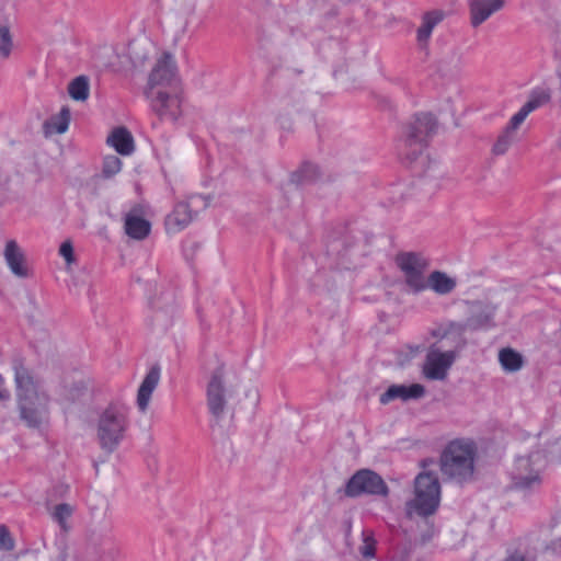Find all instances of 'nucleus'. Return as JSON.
<instances>
[{"label":"nucleus","instance_id":"nucleus-1","mask_svg":"<svg viewBox=\"0 0 561 561\" xmlns=\"http://www.w3.org/2000/svg\"><path fill=\"white\" fill-rule=\"evenodd\" d=\"M396 263L404 275L405 285L413 294L431 288L438 295H448L457 286L456 279L442 271H434L426 278L424 273L428 262L420 253L401 252L397 255Z\"/></svg>","mask_w":561,"mask_h":561},{"label":"nucleus","instance_id":"nucleus-2","mask_svg":"<svg viewBox=\"0 0 561 561\" xmlns=\"http://www.w3.org/2000/svg\"><path fill=\"white\" fill-rule=\"evenodd\" d=\"M477 451V444L470 438L450 440L440 454L442 473L459 484L471 482L474 476Z\"/></svg>","mask_w":561,"mask_h":561},{"label":"nucleus","instance_id":"nucleus-3","mask_svg":"<svg viewBox=\"0 0 561 561\" xmlns=\"http://www.w3.org/2000/svg\"><path fill=\"white\" fill-rule=\"evenodd\" d=\"M437 119L432 113H417L405 126L403 131L404 163H415L427 148L431 138L436 134Z\"/></svg>","mask_w":561,"mask_h":561},{"label":"nucleus","instance_id":"nucleus-4","mask_svg":"<svg viewBox=\"0 0 561 561\" xmlns=\"http://www.w3.org/2000/svg\"><path fill=\"white\" fill-rule=\"evenodd\" d=\"M128 420L124 408L110 404L100 415L98 438L100 446L107 454L117 449L127 430Z\"/></svg>","mask_w":561,"mask_h":561},{"label":"nucleus","instance_id":"nucleus-5","mask_svg":"<svg viewBox=\"0 0 561 561\" xmlns=\"http://www.w3.org/2000/svg\"><path fill=\"white\" fill-rule=\"evenodd\" d=\"M415 497L408 503L423 517L433 515L440 501V484L436 473L432 471L420 472L414 480Z\"/></svg>","mask_w":561,"mask_h":561},{"label":"nucleus","instance_id":"nucleus-6","mask_svg":"<svg viewBox=\"0 0 561 561\" xmlns=\"http://www.w3.org/2000/svg\"><path fill=\"white\" fill-rule=\"evenodd\" d=\"M342 492V489L339 490ZM389 486L382 477L371 469L357 470L346 482L343 493L346 497L356 499L363 495L387 497Z\"/></svg>","mask_w":561,"mask_h":561},{"label":"nucleus","instance_id":"nucleus-7","mask_svg":"<svg viewBox=\"0 0 561 561\" xmlns=\"http://www.w3.org/2000/svg\"><path fill=\"white\" fill-rule=\"evenodd\" d=\"M459 351L442 352L436 344H432L425 357L423 374L430 380H444L448 369L453 366Z\"/></svg>","mask_w":561,"mask_h":561},{"label":"nucleus","instance_id":"nucleus-8","mask_svg":"<svg viewBox=\"0 0 561 561\" xmlns=\"http://www.w3.org/2000/svg\"><path fill=\"white\" fill-rule=\"evenodd\" d=\"M14 370V380L16 383V398H42L46 397L44 392L39 391L41 379L24 365L22 358H15L12 363Z\"/></svg>","mask_w":561,"mask_h":561},{"label":"nucleus","instance_id":"nucleus-9","mask_svg":"<svg viewBox=\"0 0 561 561\" xmlns=\"http://www.w3.org/2000/svg\"><path fill=\"white\" fill-rule=\"evenodd\" d=\"M225 367L224 364L219 365L211 374L210 380L207 385V405L209 412L216 417L221 419L226 408L225 397Z\"/></svg>","mask_w":561,"mask_h":561},{"label":"nucleus","instance_id":"nucleus-10","mask_svg":"<svg viewBox=\"0 0 561 561\" xmlns=\"http://www.w3.org/2000/svg\"><path fill=\"white\" fill-rule=\"evenodd\" d=\"M47 401V396L36 399L24 397L18 400L21 420L31 428H39L48 413Z\"/></svg>","mask_w":561,"mask_h":561},{"label":"nucleus","instance_id":"nucleus-11","mask_svg":"<svg viewBox=\"0 0 561 561\" xmlns=\"http://www.w3.org/2000/svg\"><path fill=\"white\" fill-rule=\"evenodd\" d=\"M176 71L178 67L172 54L164 51L151 70L148 84L150 88L154 85H171L175 80Z\"/></svg>","mask_w":561,"mask_h":561},{"label":"nucleus","instance_id":"nucleus-12","mask_svg":"<svg viewBox=\"0 0 561 561\" xmlns=\"http://www.w3.org/2000/svg\"><path fill=\"white\" fill-rule=\"evenodd\" d=\"M151 108L160 119L175 122L181 115V99L178 94L158 91L151 100Z\"/></svg>","mask_w":561,"mask_h":561},{"label":"nucleus","instance_id":"nucleus-13","mask_svg":"<svg viewBox=\"0 0 561 561\" xmlns=\"http://www.w3.org/2000/svg\"><path fill=\"white\" fill-rule=\"evenodd\" d=\"M467 328L471 332L489 330L495 327L494 310L479 301L472 302L470 314L466 319Z\"/></svg>","mask_w":561,"mask_h":561},{"label":"nucleus","instance_id":"nucleus-14","mask_svg":"<svg viewBox=\"0 0 561 561\" xmlns=\"http://www.w3.org/2000/svg\"><path fill=\"white\" fill-rule=\"evenodd\" d=\"M425 394V388L421 383L411 385H391L380 396L379 402L383 405L400 399L404 402L409 400H417Z\"/></svg>","mask_w":561,"mask_h":561},{"label":"nucleus","instance_id":"nucleus-15","mask_svg":"<svg viewBox=\"0 0 561 561\" xmlns=\"http://www.w3.org/2000/svg\"><path fill=\"white\" fill-rule=\"evenodd\" d=\"M125 232L135 240H144L151 231V224L142 217L140 206H134L124 220Z\"/></svg>","mask_w":561,"mask_h":561},{"label":"nucleus","instance_id":"nucleus-16","mask_svg":"<svg viewBox=\"0 0 561 561\" xmlns=\"http://www.w3.org/2000/svg\"><path fill=\"white\" fill-rule=\"evenodd\" d=\"M503 7L504 0H471L469 4L471 25L479 26Z\"/></svg>","mask_w":561,"mask_h":561},{"label":"nucleus","instance_id":"nucleus-17","mask_svg":"<svg viewBox=\"0 0 561 561\" xmlns=\"http://www.w3.org/2000/svg\"><path fill=\"white\" fill-rule=\"evenodd\" d=\"M160 380V366L154 364L150 367L141 381L137 393V405L141 412L148 408L151 394Z\"/></svg>","mask_w":561,"mask_h":561},{"label":"nucleus","instance_id":"nucleus-18","mask_svg":"<svg viewBox=\"0 0 561 561\" xmlns=\"http://www.w3.org/2000/svg\"><path fill=\"white\" fill-rule=\"evenodd\" d=\"M5 262L10 271L20 278L30 276L27 266L25 265V257L15 240H9L4 249Z\"/></svg>","mask_w":561,"mask_h":561},{"label":"nucleus","instance_id":"nucleus-19","mask_svg":"<svg viewBox=\"0 0 561 561\" xmlns=\"http://www.w3.org/2000/svg\"><path fill=\"white\" fill-rule=\"evenodd\" d=\"M106 142L122 156H129L135 151L134 137L124 126L114 128L108 135Z\"/></svg>","mask_w":561,"mask_h":561},{"label":"nucleus","instance_id":"nucleus-20","mask_svg":"<svg viewBox=\"0 0 561 561\" xmlns=\"http://www.w3.org/2000/svg\"><path fill=\"white\" fill-rule=\"evenodd\" d=\"M321 175L322 173L318 164L304 161L296 171L290 173L289 181L296 186L310 185L314 184Z\"/></svg>","mask_w":561,"mask_h":561},{"label":"nucleus","instance_id":"nucleus-21","mask_svg":"<svg viewBox=\"0 0 561 561\" xmlns=\"http://www.w3.org/2000/svg\"><path fill=\"white\" fill-rule=\"evenodd\" d=\"M192 210L186 202L178 203L165 218V225L169 230L181 231L192 221Z\"/></svg>","mask_w":561,"mask_h":561},{"label":"nucleus","instance_id":"nucleus-22","mask_svg":"<svg viewBox=\"0 0 561 561\" xmlns=\"http://www.w3.org/2000/svg\"><path fill=\"white\" fill-rule=\"evenodd\" d=\"M444 19L440 10L425 12L422 16V24L416 31V39L420 45L426 44L432 35L434 27Z\"/></svg>","mask_w":561,"mask_h":561},{"label":"nucleus","instance_id":"nucleus-23","mask_svg":"<svg viewBox=\"0 0 561 561\" xmlns=\"http://www.w3.org/2000/svg\"><path fill=\"white\" fill-rule=\"evenodd\" d=\"M499 362L507 373H515L524 365L523 355L511 347L502 348L499 353Z\"/></svg>","mask_w":561,"mask_h":561},{"label":"nucleus","instance_id":"nucleus-24","mask_svg":"<svg viewBox=\"0 0 561 561\" xmlns=\"http://www.w3.org/2000/svg\"><path fill=\"white\" fill-rule=\"evenodd\" d=\"M444 329L448 337L453 336L454 350L460 351L467 345L465 333L469 330L467 328L466 320L463 322L450 321Z\"/></svg>","mask_w":561,"mask_h":561},{"label":"nucleus","instance_id":"nucleus-25","mask_svg":"<svg viewBox=\"0 0 561 561\" xmlns=\"http://www.w3.org/2000/svg\"><path fill=\"white\" fill-rule=\"evenodd\" d=\"M89 79L87 76H78L70 81L68 93L75 101H85L89 98Z\"/></svg>","mask_w":561,"mask_h":561},{"label":"nucleus","instance_id":"nucleus-26","mask_svg":"<svg viewBox=\"0 0 561 561\" xmlns=\"http://www.w3.org/2000/svg\"><path fill=\"white\" fill-rule=\"evenodd\" d=\"M70 123V110L64 106L57 115L51 116L44 123L46 129H51L57 134H64Z\"/></svg>","mask_w":561,"mask_h":561},{"label":"nucleus","instance_id":"nucleus-27","mask_svg":"<svg viewBox=\"0 0 561 561\" xmlns=\"http://www.w3.org/2000/svg\"><path fill=\"white\" fill-rule=\"evenodd\" d=\"M550 100V90L538 87L531 90L528 101L524 104V106L531 113L540 106L549 103Z\"/></svg>","mask_w":561,"mask_h":561},{"label":"nucleus","instance_id":"nucleus-28","mask_svg":"<svg viewBox=\"0 0 561 561\" xmlns=\"http://www.w3.org/2000/svg\"><path fill=\"white\" fill-rule=\"evenodd\" d=\"M377 540L375 534L370 529H364L362 531V545L358 547V551L364 559H371L376 556Z\"/></svg>","mask_w":561,"mask_h":561},{"label":"nucleus","instance_id":"nucleus-29","mask_svg":"<svg viewBox=\"0 0 561 561\" xmlns=\"http://www.w3.org/2000/svg\"><path fill=\"white\" fill-rule=\"evenodd\" d=\"M13 39L9 26H0V57L5 59L11 55Z\"/></svg>","mask_w":561,"mask_h":561},{"label":"nucleus","instance_id":"nucleus-30","mask_svg":"<svg viewBox=\"0 0 561 561\" xmlns=\"http://www.w3.org/2000/svg\"><path fill=\"white\" fill-rule=\"evenodd\" d=\"M122 169V160L116 156H106L103 159L102 175L110 179L117 174Z\"/></svg>","mask_w":561,"mask_h":561},{"label":"nucleus","instance_id":"nucleus-31","mask_svg":"<svg viewBox=\"0 0 561 561\" xmlns=\"http://www.w3.org/2000/svg\"><path fill=\"white\" fill-rule=\"evenodd\" d=\"M513 141V133L508 129H504L503 133L497 137V140L493 145L494 154H504Z\"/></svg>","mask_w":561,"mask_h":561},{"label":"nucleus","instance_id":"nucleus-32","mask_svg":"<svg viewBox=\"0 0 561 561\" xmlns=\"http://www.w3.org/2000/svg\"><path fill=\"white\" fill-rule=\"evenodd\" d=\"M540 481L538 472L529 473L527 476L516 474L514 477L515 486L519 489H531L535 484H539Z\"/></svg>","mask_w":561,"mask_h":561},{"label":"nucleus","instance_id":"nucleus-33","mask_svg":"<svg viewBox=\"0 0 561 561\" xmlns=\"http://www.w3.org/2000/svg\"><path fill=\"white\" fill-rule=\"evenodd\" d=\"M529 114L530 112L523 105L519 111L512 116L505 128L514 133Z\"/></svg>","mask_w":561,"mask_h":561},{"label":"nucleus","instance_id":"nucleus-34","mask_svg":"<svg viewBox=\"0 0 561 561\" xmlns=\"http://www.w3.org/2000/svg\"><path fill=\"white\" fill-rule=\"evenodd\" d=\"M72 514V507L67 503L57 504L54 508L53 517L59 524H64L65 520Z\"/></svg>","mask_w":561,"mask_h":561},{"label":"nucleus","instance_id":"nucleus-35","mask_svg":"<svg viewBox=\"0 0 561 561\" xmlns=\"http://www.w3.org/2000/svg\"><path fill=\"white\" fill-rule=\"evenodd\" d=\"M14 548V539L5 525H0V549L11 551Z\"/></svg>","mask_w":561,"mask_h":561},{"label":"nucleus","instance_id":"nucleus-36","mask_svg":"<svg viewBox=\"0 0 561 561\" xmlns=\"http://www.w3.org/2000/svg\"><path fill=\"white\" fill-rule=\"evenodd\" d=\"M59 255H61L68 264L76 261L73 245L70 240H66L60 244Z\"/></svg>","mask_w":561,"mask_h":561},{"label":"nucleus","instance_id":"nucleus-37","mask_svg":"<svg viewBox=\"0 0 561 561\" xmlns=\"http://www.w3.org/2000/svg\"><path fill=\"white\" fill-rule=\"evenodd\" d=\"M10 391L4 387V378L0 375V402L10 400Z\"/></svg>","mask_w":561,"mask_h":561},{"label":"nucleus","instance_id":"nucleus-38","mask_svg":"<svg viewBox=\"0 0 561 561\" xmlns=\"http://www.w3.org/2000/svg\"><path fill=\"white\" fill-rule=\"evenodd\" d=\"M504 561H527V560L523 552H520L518 550H514L506 556Z\"/></svg>","mask_w":561,"mask_h":561},{"label":"nucleus","instance_id":"nucleus-39","mask_svg":"<svg viewBox=\"0 0 561 561\" xmlns=\"http://www.w3.org/2000/svg\"><path fill=\"white\" fill-rule=\"evenodd\" d=\"M432 335L434 337H437L440 341L448 337V335H447V333H446L444 328H439V329L433 330L432 331Z\"/></svg>","mask_w":561,"mask_h":561},{"label":"nucleus","instance_id":"nucleus-40","mask_svg":"<svg viewBox=\"0 0 561 561\" xmlns=\"http://www.w3.org/2000/svg\"><path fill=\"white\" fill-rule=\"evenodd\" d=\"M519 462L523 463L525 467L529 466V459L528 458H520Z\"/></svg>","mask_w":561,"mask_h":561},{"label":"nucleus","instance_id":"nucleus-41","mask_svg":"<svg viewBox=\"0 0 561 561\" xmlns=\"http://www.w3.org/2000/svg\"><path fill=\"white\" fill-rule=\"evenodd\" d=\"M294 72H295L296 75H300V73H302V70H301V69H294Z\"/></svg>","mask_w":561,"mask_h":561}]
</instances>
